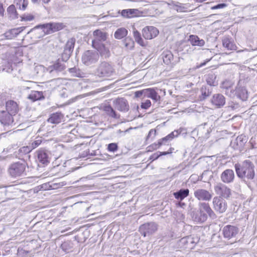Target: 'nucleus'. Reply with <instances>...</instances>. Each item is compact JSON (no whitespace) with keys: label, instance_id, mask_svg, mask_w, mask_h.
Returning a JSON list of instances; mask_svg holds the SVG:
<instances>
[{"label":"nucleus","instance_id":"1","mask_svg":"<svg viewBox=\"0 0 257 257\" xmlns=\"http://www.w3.org/2000/svg\"><path fill=\"white\" fill-rule=\"evenodd\" d=\"M237 177L245 182L253 181L255 178L254 165L249 160H246L234 166Z\"/></svg>","mask_w":257,"mask_h":257},{"label":"nucleus","instance_id":"2","mask_svg":"<svg viewBox=\"0 0 257 257\" xmlns=\"http://www.w3.org/2000/svg\"><path fill=\"white\" fill-rule=\"evenodd\" d=\"M93 36L92 46L93 48H106L108 43L107 40L108 35L106 32L97 29L93 32Z\"/></svg>","mask_w":257,"mask_h":257},{"label":"nucleus","instance_id":"3","mask_svg":"<svg viewBox=\"0 0 257 257\" xmlns=\"http://www.w3.org/2000/svg\"><path fill=\"white\" fill-rule=\"evenodd\" d=\"M26 163L18 162L11 164L9 166L8 171L12 177H21L26 175Z\"/></svg>","mask_w":257,"mask_h":257},{"label":"nucleus","instance_id":"4","mask_svg":"<svg viewBox=\"0 0 257 257\" xmlns=\"http://www.w3.org/2000/svg\"><path fill=\"white\" fill-rule=\"evenodd\" d=\"M114 73L112 66L106 62H101L95 71V74L99 77H108Z\"/></svg>","mask_w":257,"mask_h":257},{"label":"nucleus","instance_id":"5","mask_svg":"<svg viewBox=\"0 0 257 257\" xmlns=\"http://www.w3.org/2000/svg\"><path fill=\"white\" fill-rule=\"evenodd\" d=\"M99 54L96 49L88 50L82 56V62L86 66L95 63L98 60Z\"/></svg>","mask_w":257,"mask_h":257},{"label":"nucleus","instance_id":"6","mask_svg":"<svg viewBox=\"0 0 257 257\" xmlns=\"http://www.w3.org/2000/svg\"><path fill=\"white\" fill-rule=\"evenodd\" d=\"M65 27L61 23H50L36 26V28H41L45 34H50L60 31Z\"/></svg>","mask_w":257,"mask_h":257},{"label":"nucleus","instance_id":"7","mask_svg":"<svg viewBox=\"0 0 257 257\" xmlns=\"http://www.w3.org/2000/svg\"><path fill=\"white\" fill-rule=\"evenodd\" d=\"M158 229V225L153 222L144 223L139 228L140 233L144 237L149 236L154 234Z\"/></svg>","mask_w":257,"mask_h":257},{"label":"nucleus","instance_id":"8","mask_svg":"<svg viewBox=\"0 0 257 257\" xmlns=\"http://www.w3.org/2000/svg\"><path fill=\"white\" fill-rule=\"evenodd\" d=\"M112 103L115 108L121 112H126L129 110L128 102L124 98H117L113 100Z\"/></svg>","mask_w":257,"mask_h":257},{"label":"nucleus","instance_id":"9","mask_svg":"<svg viewBox=\"0 0 257 257\" xmlns=\"http://www.w3.org/2000/svg\"><path fill=\"white\" fill-rule=\"evenodd\" d=\"M213 207L219 213H224L227 207L226 201L220 197H215L213 199Z\"/></svg>","mask_w":257,"mask_h":257},{"label":"nucleus","instance_id":"10","mask_svg":"<svg viewBox=\"0 0 257 257\" xmlns=\"http://www.w3.org/2000/svg\"><path fill=\"white\" fill-rule=\"evenodd\" d=\"M214 190L216 194L224 198H228L231 195L230 189L221 183H217L215 185Z\"/></svg>","mask_w":257,"mask_h":257},{"label":"nucleus","instance_id":"11","mask_svg":"<svg viewBox=\"0 0 257 257\" xmlns=\"http://www.w3.org/2000/svg\"><path fill=\"white\" fill-rule=\"evenodd\" d=\"M239 229L237 227L231 225L225 226L222 229L224 237L228 239L235 237Z\"/></svg>","mask_w":257,"mask_h":257},{"label":"nucleus","instance_id":"12","mask_svg":"<svg viewBox=\"0 0 257 257\" xmlns=\"http://www.w3.org/2000/svg\"><path fill=\"white\" fill-rule=\"evenodd\" d=\"M159 30L154 26H146L142 30L143 37L147 40L152 39L158 35Z\"/></svg>","mask_w":257,"mask_h":257},{"label":"nucleus","instance_id":"13","mask_svg":"<svg viewBox=\"0 0 257 257\" xmlns=\"http://www.w3.org/2000/svg\"><path fill=\"white\" fill-rule=\"evenodd\" d=\"M38 161L44 165L50 162V153L44 149H40L37 151Z\"/></svg>","mask_w":257,"mask_h":257},{"label":"nucleus","instance_id":"14","mask_svg":"<svg viewBox=\"0 0 257 257\" xmlns=\"http://www.w3.org/2000/svg\"><path fill=\"white\" fill-rule=\"evenodd\" d=\"M246 142V137L243 135H241L234 140H232L230 145L233 149L241 151Z\"/></svg>","mask_w":257,"mask_h":257},{"label":"nucleus","instance_id":"15","mask_svg":"<svg viewBox=\"0 0 257 257\" xmlns=\"http://www.w3.org/2000/svg\"><path fill=\"white\" fill-rule=\"evenodd\" d=\"M194 195L199 200L209 201L212 198V195L207 190L203 189H198L195 190Z\"/></svg>","mask_w":257,"mask_h":257},{"label":"nucleus","instance_id":"16","mask_svg":"<svg viewBox=\"0 0 257 257\" xmlns=\"http://www.w3.org/2000/svg\"><path fill=\"white\" fill-rule=\"evenodd\" d=\"M234 178V172L231 169H226L224 170L220 175L221 180L226 184H229L233 182Z\"/></svg>","mask_w":257,"mask_h":257},{"label":"nucleus","instance_id":"17","mask_svg":"<svg viewBox=\"0 0 257 257\" xmlns=\"http://www.w3.org/2000/svg\"><path fill=\"white\" fill-rule=\"evenodd\" d=\"M13 115L14 114H10L7 111L2 110L0 112V121L4 125L12 124L14 121Z\"/></svg>","mask_w":257,"mask_h":257},{"label":"nucleus","instance_id":"18","mask_svg":"<svg viewBox=\"0 0 257 257\" xmlns=\"http://www.w3.org/2000/svg\"><path fill=\"white\" fill-rule=\"evenodd\" d=\"M191 216L194 221L199 223L205 222L208 217L207 214L203 212L201 209H199L197 211H192Z\"/></svg>","mask_w":257,"mask_h":257},{"label":"nucleus","instance_id":"19","mask_svg":"<svg viewBox=\"0 0 257 257\" xmlns=\"http://www.w3.org/2000/svg\"><path fill=\"white\" fill-rule=\"evenodd\" d=\"M211 102L216 107L220 108L225 104V98L221 94L216 93L212 96Z\"/></svg>","mask_w":257,"mask_h":257},{"label":"nucleus","instance_id":"20","mask_svg":"<svg viewBox=\"0 0 257 257\" xmlns=\"http://www.w3.org/2000/svg\"><path fill=\"white\" fill-rule=\"evenodd\" d=\"M182 128H180L172 132L171 133L166 136L165 137L158 141L159 145H166L168 142L172 140L175 137H177L180 135L182 132Z\"/></svg>","mask_w":257,"mask_h":257},{"label":"nucleus","instance_id":"21","mask_svg":"<svg viewBox=\"0 0 257 257\" xmlns=\"http://www.w3.org/2000/svg\"><path fill=\"white\" fill-rule=\"evenodd\" d=\"M65 69V66L64 63L60 62V59H58L55 63L48 67L47 71L52 73L53 72H61Z\"/></svg>","mask_w":257,"mask_h":257},{"label":"nucleus","instance_id":"22","mask_svg":"<svg viewBox=\"0 0 257 257\" xmlns=\"http://www.w3.org/2000/svg\"><path fill=\"white\" fill-rule=\"evenodd\" d=\"M139 11L137 9H129L123 10L120 14L124 18L130 19L139 16Z\"/></svg>","mask_w":257,"mask_h":257},{"label":"nucleus","instance_id":"23","mask_svg":"<svg viewBox=\"0 0 257 257\" xmlns=\"http://www.w3.org/2000/svg\"><path fill=\"white\" fill-rule=\"evenodd\" d=\"M233 92H235V95L241 99L242 100H245L247 98V92L246 89L244 87H242L237 85L235 90H233Z\"/></svg>","mask_w":257,"mask_h":257},{"label":"nucleus","instance_id":"24","mask_svg":"<svg viewBox=\"0 0 257 257\" xmlns=\"http://www.w3.org/2000/svg\"><path fill=\"white\" fill-rule=\"evenodd\" d=\"M162 55L163 62L166 64H174L175 62L174 60V55L169 50L166 49L163 52Z\"/></svg>","mask_w":257,"mask_h":257},{"label":"nucleus","instance_id":"25","mask_svg":"<svg viewBox=\"0 0 257 257\" xmlns=\"http://www.w3.org/2000/svg\"><path fill=\"white\" fill-rule=\"evenodd\" d=\"M6 107L7 111L9 112L10 114H14L15 115L19 111L18 105L14 100L8 101L6 103Z\"/></svg>","mask_w":257,"mask_h":257},{"label":"nucleus","instance_id":"26","mask_svg":"<svg viewBox=\"0 0 257 257\" xmlns=\"http://www.w3.org/2000/svg\"><path fill=\"white\" fill-rule=\"evenodd\" d=\"M63 118V115L61 112H57L51 114L47 121L53 124H58L61 122Z\"/></svg>","mask_w":257,"mask_h":257},{"label":"nucleus","instance_id":"27","mask_svg":"<svg viewBox=\"0 0 257 257\" xmlns=\"http://www.w3.org/2000/svg\"><path fill=\"white\" fill-rule=\"evenodd\" d=\"M28 98L32 101L43 100L45 96L42 91H32L28 95Z\"/></svg>","mask_w":257,"mask_h":257},{"label":"nucleus","instance_id":"28","mask_svg":"<svg viewBox=\"0 0 257 257\" xmlns=\"http://www.w3.org/2000/svg\"><path fill=\"white\" fill-rule=\"evenodd\" d=\"M145 97L150 98L155 101L160 100L161 97L154 88L146 89Z\"/></svg>","mask_w":257,"mask_h":257},{"label":"nucleus","instance_id":"29","mask_svg":"<svg viewBox=\"0 0 257 257\" xmlns=\"http://www.w3.org/2000/svg\"><path fill=\"white\" fill-rule=\"evenodd\" d=\"M199 209H201L203 212L208 214L210 217H212L215 215V214L212 209L210 208L209 205L207 203L200 202L199 203Z\"/></svg>","mask_w":257,"mask_h":257},{"label":"nucleus","instance_id":"30","mask_svg":"<svg viewBox=\"0 0 257 257\" xmlns=\"http://www.w3.org/2000/svg\"><path fill=\"white\" fill-rule=\"evenodd\" d=\"M103 110L109 117L115 119H118L120 117V114L117 113L110 105H105L103 107Z\"/></svg>","mask_w":257,"mask_h":257},{"label":"nucleus","instance_id":"31","mask_svg":"<svg viewBox=\"0 0 257 257\" xmlns=\"http://www.w3.org/2000/svg\"><path fill=\"white\" fill-rule=\"evenodd\" d=\"M189 194V190L188 189H181L178 191L173 193L175 198L178 200L182 201L185 198L187 197Z\"/></svg>","mask_w":257,"mask_h":257},{"label":"nucleus","instance_id":"32","mask_svg":"<svg viewBox=\"0 0 257 257\" xmlns=\"http://www.w3.org/2000/svg\"><path fill=\"white\" fill-rule=\"evenodd\" d=\"M206 82L210 86H215L218 85V81L216 80V75L213 73H210L206 76Z\"/></svg>","mask_w":257,"mask_h":257},{"label":"nucleus","instance_id":"33","mask_svg":"<svg viewBox=\"0 0 257 257\" xmlns=\"http://www.w3.org/2000/svg\"><path fill=\"white\" fill-rule=\"evenodd\" d=\"M189 41L193 46L201 47L205 44V41L203 39H200L197 36L190 35Z\"/></svg>","mask_w":257,"mask_h":257},{"label":"nucleus","instance_id":"34","mask_svg":"<svg viewBox=\"0 0 257 257\" xmlns=\"http://www.w3.org/2000/svg\"><path fill=\"white\" fill-rule=\"evenodd\" d=\"M181 244H182L185 248H191L193 247V237L188 236L181 238L180 240Z\"/></svg>","mask_w":257,"mask_h":257},{"label":"nucleus","instance_id":"35","mask_svg":"<svg viewBox=\"0 0 257 257\" xmlns=\"http://www.w3.org/2000/svg\"><path fill=\"white\" fill-rule=\"evenodd\" d=\"M23 55V52L21 49H19L18 51L15 52V54L11 55L8 58V63H18L20 62V60L19 59V56H22Z\"/></svg>","mask_w":257,"mask_h":257},{"label":"nucleus","instance_id":"36","mask_svg":"<svg viewBox=\"0 0 257 257\" xmlns=\"http://www.w3.org/2000/svg\"><path fill=\"white\" fill-rule=\"evenodd\" d=\"M128 31L124 28H120L117 29L114 32V37L116 39H121L125 37L127 35Z\"/></svg>","mask_w":257,"mask_h":257},{"label":"nucleus","instance_id":"37","mask_svg":"<svg viewBox=\"0 0 257 257\" xmlns=\"http://www.w3.org/2000/svg\"><path fill=\"white\" fill-rule=\"evenodd\" d=\"M201 95L200 96V100H205L212 93V89L207 86H202L200 89Z\"/></svg>","mask_w":257,"mask_h":257},{"label":"nucleus","instance_id":"38","mask_svg":"<svg viewBox=\"0 0 257 257\" xmlns=\"http://www.w3.org/2000/svg\"><path fill=\"white\" fill-rule=\"evenodd\" d=\"M31 148L29 146H24L20 148L18 151L15 152L16 156L17 158H20L23 155L29 154L31 152Z\"/></svg>","mask_w":257,"mask_h":257},{"label":"nucleus","instance_id":"39","mask_svg":"<svg viewBox=\"0 0 257 257\" xmlns=\"http://www.w3.org/2000/svg\"><path fill=\"white\" fill-rule=\"evenodd\" d=\"M231 85V82L228 80H225L221 83L220 87L222 89H225L226 90L225 91V94L227 95H229L230 96H231L232 95L231 93H232V90L230 89Z\"/></svg>","mask_w":257,"mask_h":257},{"label":"nucleus","instance_id":"40","mask_svg":"<svg viewBox=\"0 0 257 257\" xmlns=\"http://www.w3.org/2000/svg\"><path fill=\"white\" fill-rule=\"evenodd\" d=\"M73 247V243L70 240L64 241L62 243L61 247L66 252L71 251Z\"/></svg>","mask_w":257,"mask_h":257},{"label":"nucleus","instance_id":"41","mask_svg":"<svg viewBox=\"0 0 257 257\" xmlns=\"http://www.w3.org/2000/svg\"><path fill=\"white\" fill-rule=\"evenodd\" d=\"M134 37L135 41L140 46L144 47L145 46V43L141 37V34L137 30L134 31Z\"/></svg>","mask_w":257,"mask_h":257},{"label":"nucleus","instance_id":"42","mask_svg":"<svg viewBox=\"0 0 257 257\" xmlns=\"http://www.w3.org/2000/svg\"><path fill=\"white\" fill-rule=\"evenodd\" d=\"M19 31L18 30L14 29H12L8 32H7L5 34V37L7 39H12L15 37L19 33Z\"/></svg>","mask_w":257,"mask_h":257},{"label":"nucleus","instance_id":"43","mask_svg":"<svg viewBox=\"0 0 257 257\" xmlns=\"http://www.w3.org/2000/svg\"><path fill=\"white\" fill-rule=\"evenodd\" d=\"M15 3L20 10H25L28 6V0H15Z\"/></svg>","mask_w":257,"mask_h":257},{"label":"nucleus","instance_id":"44","mask_svg":"<svg viewBox=\"0 0 257 257\" xmlns=\"http://www.w3.org/2000/svg\"><path fill=\"white\" fill-rule=\"evenodd\" d=\"M42 142L41 138H36L35 140L33 141L29 144V146L31 148V151L39 146Z\"/></svg>","mask_w":257,"mask_h":257},{"label":"nucleus","instance_id":"45","mask_svg":"<svg viewBox=\"0 0 257 257\" xmlns=\"http://www.w3.org/2000/svg\"><path fill=\"white\" fill-rule=\"evenodd\" d=\"M72 51L71 49H64L63 52L61 54V59L62 61H67L71 55Z\"/></svg>","mask_w":257,"mask_h":257},{"label":"nucleus","instance_id":"46","mask_svg":"<svg viewBox=\"0 0 257 257\" xmlns=\"http://www.w3.org/2000/svg\"><path fill=\"white\" fill-rule=\"evenodd\" d=\"M69 71L72 74L73 76L77 77H83V73H82V72L79 69H77L76 67L69 68Z\"/></svg>","mask_w":257,"mask_h":257},{"label":"nucleus","instance_id":"47","mask_svg":"<svg viewBox=\"0 0 257 257\" xmlns=\"http://www.w3.org/2000/svg\"><path fill=\"white\" fill-rule=\"evenodd\" d=\"M7 12L8 14L10 15V17L12 18H16L17 17V11L15 8V6L11 5L7 9Z\"/></svg>","mask_w":257,"mask_h":257},{"label":"nucleus","instance_id":"48","mask_svg":"<svg viewBox=\"0 0 257 257\" xmlns=\"http://www.w3.org/2000/svg\"><path fill=\"white\" fill-rule=\"evenodd\" d=\"M222 44L224 47L225 48H232L233 43L231 42L230 40L227 37H224L222 39Z\"/></svg>","mask_w":257,"mask_h":257},{"label":"nucleus","instance_id":"49","mask_svg":"<svg viewBox=\"0 0 257 257\" xmlns=\"http://www.w3.org/2000/svg\"><path fill=\"white\" fill-rule=\"evenodd\" d=\"M98 54H99L102 57L108 58L110 54L109 49H96Z\"/></svg>","mask_w":257,"mask_h":257},{"label":"nucleus","instance_id":"50","mask_svg":"<svg viewBox=\"0 0 257 257\" xmlns=\"http://www.w3.org/2000/svg\"><path fill=\"white\" fill-rule=\"evenodd\" d=\"M75 44V39L73 38H70L67 41L65 48H74Z\"/></svg>","mask_w":257,"mask_h":257},{"label":"nucleus","instance_id":"51","mask_svg":"<svg viewBox=\"0 0 257 257\" xmlns=\"http://www.w3.org/2000/svg\"><path fill=\"white\" fill-rule=\"evenodd\" d=\"M107 149L108 151L114 152L118 149V146L116 143H110L108 145Z\"/></svg>","mask_w":257,"mask_h":257},{"label":"nucleus","instance_id":"52","mask_svg":"<svg viewBox=\"0 0 257 257\" xmlns=\"http://www.w3.org/2000/svg\"><path fill=\"white\" fill-rule=\"evenodd\" d=\"M124 43L125 47L127 48H133L134 47V42L131 39L126 38Z\"/></svg>","mask_w":257,"mask_h":257},{"label":"nucleus","instance_id":"53","mask_svg":"<svg viewBox=\"0 0 257 257\" xmlns=\"http://www.w3.org/2000/svg\"><path fill=\"white\" fill-rule=\"evenodd\" d=\"M174 9L178 12H182L184 11L185 7L181 4L177 3L174 5Z\"/></svg>","mask_w":257,"mask_h":257},{"label":"nucleus","instance_id":"54","mask_svg":"<svg viewBox=\"0 0 257 257\" xmlns=\"http://www.w3.org/2000/svg\"><path fill=\"white\" fill-rule=\"evenodd\" d=\"M151 105V101L150 100H147L145 102L141 103V107L142 108L146 109L150 107Z\"/></svg>","mask_w":257,"mask_h":257},{"label":"nucleus","instance_id":"55","mask_svg":"<svg viewBox=\"0 0 257 257\" xmlns=\"http://www.w3.org/2000/svg\"><path fill=\"white\" fill-rule=\"evenodd\" d=\"M161 145H159V142H158V143H154L149 147H148V151H152V150H157L158 149Z\"/></svg>","mask_w":257,"mask_h":257},{"label":"nucleus","instance_id":"56","mask_svg":"<svg viewBox=\"0 0 257 257\" xmlns=\"http://www.w3.org/2000/svg\"><path fill=\"white\" fill-rule=\"evenodd\" d=\"M146 92V89L137 91L135 93V97L138 98L140 97L142 95L145 97Z\"/></svg>","mask_w":257,"mask_h":257},{"label":"nucleus","instance_id":"57","mask_svg":"<svg viewBox=\"0 0 257 257\" xmlns=\"http://www.w3.org/2000/svg\"><path fill=\"white\" fill-rule=\"evenodd\" d=\"M156 131L154 129H151L147 137V140H149L150 138H153L156 136Z\"/></svg>","mask_w":257,"mask_h":257},{"label":"nucleus","instance_id":"58","mask_svg":"<svg viewBox=\"0 0 257 257\" xmlns=\"http://www.w3.org/2000/svg\"><path fill=\"white\" fill-rule=\"evenodd\" d=\"M226 4L224 3H221L218 4L215 6H214L211 7L212 10H216V9H223L226 7Z\"/></svg>","mask_w":257,"mask_h":257},{"label":"nucleus","instance_id":"59","mask_svg":"<svg viewBox=\"0 0 257 257\" xmlns=\"http://www.w3.org/2000/svg\"><path fill=\"white\" fill-rule=\"evenodd\" d=\"M159 157H160V155L159 154L158 152L153 154L150 157V160H152V161L157 160Z\"/></svg>","mask_w":257,"mask_h":257},{"label":"nucleus","instance_id":"60","mask_svg":"<svg viewBox=\"0 0 257 257\" xmlns=\"http://www.w3.org/2000/svg\"><path fill=\"white\" fill-rule=\"evenodd\" d=\"M34 19V16L32 15H30L26 16H24L23 17V19L24 21H31L33 20Z\"/></svg>","mask_w":257,"mask_h":257},{"label":"nucleus","instance_id":"61","mask_svg":"<svg viewBox=\"0 0 257 257\" xmlns=\"http://www.w3.org/2000/svg\"><path fill=\"white\" fill-rule=\"evenodd\" d=\"M186 204L184 202H179L177 203V206L181 208H184L186 206Z\"/></svg>","mask_w":257,"mask_h":257},{"label":"nucleus","instance_id":"62","mask_svg":"<svg viewBox=\"0 0 257 257\" xmlns=\"http://www.w3.org/2000/svg\"><path fill=\"white\" fill-rule=\"evenodd\" d=\"M4 11L5 10L3 8V4L0 3V16H3L4 15Z\"/></svg>","mask_w":257,"mask_h":257},{"label":"nucleus","instance_id":"63","mask_svg":"<svg viewBox=\"0 0 257 257\" xmlns=\"http://www.w3.org/2000/svg\"><path fill=\"white\" fill-rule=\"evenodd\" d=\"M170 150H171L170 151L163 152H158V153H159V154L160 155V156H163V155H166L167 154H170L172 153L171 149H170Z\"/></svg>","mask_w":257,"mask_h":257},{"label":"nucleus","instance_id":"64","mask_svg":"<svg viewBox=\"0 0 257 257\" xmlns=\"http://www.w3.org/2000/svg\"><path fill=\"white\" fill-rule=\"evenodd\" d=\"M5 103V99L2 95V94H0V105H4Z\"/></svg>","mask_w":257,"mask_h":257}]
</instances>
